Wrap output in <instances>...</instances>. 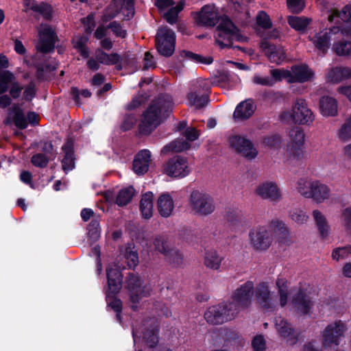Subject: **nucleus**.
I'll use <instances>...</instances> for the list:
<instances>
[{
  "label": "nucleus",
  "mask_w": 351,
  "mask_h": 351,
  "mask_svg": "<svg viewBox=\"0 0 351 351\" xmlns=\"http://www.w3.org/2000/svg\"><path fill=\"white\" fill-rule=\"evenodd\" d=\"M184 54L187 58H189L195 62H198V63L210 64L213 61V58L210 56L204 57L199 54L193 53V52H191V51H185Z\"/></svg>",
  "instance_id": "nucleus-57"
},
{
  "label": "nucleus",
  "mask_w": 351,
  "mask_h": 351,
  "mask_svg": "<svg viewBox=\"0 0 351 351\" xmlns=\"http://www.w3.org/2000/svg\"><path fill=\"white\" fill-rule=\"evenodd\" d=\"M158 210L161 216L169 217L174 208V202L172 196L169 193L160 195L157 202Z\"/></svg>",
  "instance_id": "nucleus-35"
},
{
  "label": "nucleus",
  "mask_w": 351,
  "mask_h": 351,
  "mask_svg": "<svg viewBox=\"0 0 351 351\" xmlns=\"http://www.w3.org/2000/svg\"><path fill=\"white\" fill-rule=\"evenodd\" d=\"M333 50L338 56H348L351 54V43L339 40L334 44Z\"/></svg>",
  "instance_id": "nucleus-48"
},
{
  "label": "nucleus",
  "mask_w": 351,
  "mask_h": 351,
  "mask_svg": "<svg viewBox=\"0 0 351 351\" xmlns=\"http://www.w3.org/2000/svg\"><path fill=\"white\" fill-rule=\"evenodd\" d=\"M156 45L158 53L163 56H171L175 51L176 34L167 27H161L156 36Z\"/></svg>",
  "instance_id": "nucleus-11"
},
{
  "label": "nucleus",
  "mask_w": 351,
  "mask_h": 351,
  "mask_svg": "<svg viewBox=\"0 0 351 351\" xmlns=\"http://www.w3.org/2000/svg\"><path fill=\"white\" fill-rule=\"evenodd\" d=\"M115 268H112L109 265L106 269L108 285L109 291L114 294L119 291L121 287L122 276L121 269L124 268L122 265H114Z\"/></svg>",
  "instance_id": "nucleus-27"
},
{
  "label": "nucleus",
  "mask_w": 351,
  "mask_h": 351,
  "mask_svg": "<svg viewBox=\"0 0 351 351\" xmlns=\"http://www.w3.org/2000/svg\"><path fill=\"white\" fill-rule=\"evenodd\" d=\"M183 1H180L176 6L172 7L165 14L167 21L171 25L176 23L178 19V14L183 10Z\"/></svg>",
  "instance_id": "nucleus-50"
},
{
  "label": "nucleus",
  "mask_w": 351,
  "mask_h": 351,
  "mask_svg": "<svg viewBox=\"0 0 351 351\" xmlns=\"http://www.w3.org/2000/svg\"><path fill=\"white\" fill-rule=\"evenodd\" d=\"M311 19L306 17L289 16V25L297 31H304L309 25Z\"/></svg>",
  "instance_id": "nucleus-44"
},
{
  "label": "nucleus",
  "mask_w": 351,
  "mask_h": 351,
  "mask_svg": "<svg viewBox=\"0 0 351 351\" xmlns=\"http://www.w3.org/2000/svg\"><path fill=\"white\" fill-rule=\"evenodd\" d=\"M256 110V106L252 99H246L239 103L233 113L236 121H244L252 116Z\"/></svg>",
  "instance_id": "nucleus-29"
},
{
  "label": "nucleus",
  "mask_w": 351,
  "mask_h": 351,
  "mask_svg": "<svg viewBox=\"0 0 351 351\" xmlns=\"http://www.w3.org/2000/svg\"><path fill=\"white\" fill-rule=\"evenodd\" d=\"M252 82L256 85H261L264 86H274V80H271L269 76H262L259 74H254Z\"/></svg>",
  "instance_id": "nucleus-61"
},
{
  "label": "nucleus",
  "mask_w": 351,
  "mask_h": 351,
  "mask_svg": "<svg viewBox=\"0 0 351 351\" xmlns=\"http://www.w3.org/2000/svg\"><path fill=\"white\" fill-rule=\"evenodd\" d=\"M261 48L271 62L280 64L286 59L285 50L281 46H276L267 40H263Z\"/></svg>",
  "instance_id": "nucleus-26"
},
{
  "label": "nucleus",
  "mask_w": 351,
  "mask_h": 351,
  "mask_svg": "<svg viewBox=\"0 0 351 351\" xmlns=\"http://www.w3.org/2000/svg\"><path fill=\"white\" fill-rule=\"evenodd\" d=\"M186 140L177 138L166 145L161 149V154L168 155L176 152L186 151L191 147L190 143L195 141L199 136V132L194 128H187L184 133Z\"/></svg>",
  "instance_id": "nucleus-13"
},
{
  "label": "nucleus",
  "mask_w": 351,
  "mask_h": 351,
  "mask_svg": "<svg viewBox=\"0 0 351 351\" xmlns=\"http://www.w3.org/2000/svg\"><path fill=\"white\" fill-rule=\"evenodd\" d=\"M189 206L191 212L199 216L209 215L215 209L213 198L209 194L197 190L191 193Z\"/></svg>",
  "instance_id": "nucleus-5"
},
{
  "label": "nucleus",
  "mask_w": 351,
  "mask_h": 351,
  "mask_svg": "<svg viewBox=\"0 0 351 351\" xmlns=\"http://www.w3.org/2000/svg\"><path fill=\"white\" fill-rule=\"evenodd\" d=\"M124 258L130 268H134L138 264V256L134 247H127L125 249Z\"/></svg>",
  "instance_id": "nucleus-47"
},
{
  "label": "nucleus",
  "mask_w": 351,
  "mask_h": 351,
  "mask_svg": "<svg viewBox=\"0 0 351 351\" xmlns=\"http://www.w3.org/2000/svg\"><path fill=\"white\" fill-rule=\"evenodd\" d=\"M135 194V190L132 186L123 188L118 193L116 197V203L121 206L128 204Z\"/></svg>",
  "instance_id": "nucleus-42"
},
{
  "label": "nucleus",
  "mask_w": 351,
  "mask_h": 351,
  "mask_svg": "<svg viewBox=\"0 0 351 351\" xmlns=\"http://www.w3.org/2000/svg\"><path fill=\"white\" fill-rule=\"evenodd\" d=\"M209 88L208 82L206 80H197L193 82L188 95L190 104L196 108L205 106L208 102L207 92Z\"/></svg>",
  "instance_id": "nucleus-14"
},
{
  "label": "nucleus",
  "mask_w": 351,
  "mask_h": 351,
  "mask_svg": "<svg viewBox=\"0 0 351 351\" xmlns=\"http://www.w3.org/2000/svg\"><path fill=\"white\" fill-rule=\"evenodd\" d=\"M276 288L279 296V304L281 307L287 304L289 296L288 281L283 278H278L276 282Z\"/></svg>",
  "instance_id": "nucleus-40"
},
{
  "label": "nucleus",
  "mask_w": 351,
  "mask_h": 351,
  "mask_svg": "<svg viewBox=\"0 0 351 351\" xmlns=\"http://www.w3.org/2000/svg\"><path fill=\"white\" fill-rule=\"evenodd\" d=\"M348 326L345 322L337 319L329 323L321 332V341L324 348L338 346L345 337Z\"/></svg>",
  "instance_id": "nucleus-4"
},
{
  "label": "nucleus",
  "mask_w": 351,
  "mask_h": 351,
  "mask_svg": "<svg viewBox=\"0 0 351 351\" xmlns=\"http://www.w3.org/2000/svg\"><path fill=\"white\" fill-rule=\"evenodd\" d=\"M223 260V257L220 256L216 250H210L205 253L204 264L210 269L219 271Z\"/></svg>",
  "instance_id": "nucleus-37"
},
{
  "label": "nucleus",
  "mask_w": 351,
  "mask_h": 351,
  "mask_svg": "<svg viewBox=\"0 0 351 351\" xmlns=\"http://www.w3.org/2000/svg\"><path fill=\"white\" fill-rule=\"evenodd\" d=\"M255 298L266 311H275L278 306V299L275 292L271 291L267 282L259 283L255 289Z\"/></svg>",
  "instance_id": "nucleus-15"
},
{
  "label": "nucleus",
  "mask_w": 351,
  "mask_h": 351,
  "mask_svg": "<svg viewBox=\"0 0 351 351\" xmlns=\"http://www.w3.org/2000/svg\"><path fill=\"white\" fill-rule=\"evenodd\" d=\"M326 77L328 82L339 83L351 78V68L343 66L332 67L327 71Z\"/></svg>",
  "instance_id": "nucleus-32"
},
{
  "label": "nucleus",
  "mask_w": 351,
  "mask_h": 351,
  "mask_svg": "<svg viewBox=\"0 0 351 351\" xmlns=\"http://www.w3.org/2000/svg\"><path fill=\"white\" fill-rule=\"evenodd\" d=\"M341 220L342 226L351 235V207H347L342 210Z\"/></svg>",
  "instance_id": "nucleus-54"
},
{
  "label": "nucleus",
  "mask_w": 351,
  "mask_h": 351,
  "mask_svg": "<svg viewBox=\"0 0 351 351\" xmlns=\"http://www.w3.org/2000/svg\"><path fill=\"white\" fill-rule=\"evenodd\" d=\"M253 294L254 284L247 281L236 289L228 304L231 308H237L238 315L242 309L251 304Z\"/></svg>",
  "instance_id": "nucleus-10"
},
{
  "label": "nucleus",
  "mask_w": 351,
  "mask_h": 351,
  "mask_svg": "<svg viewBox=\"0 0 351 351\" xmlns=\"http://www.w3.org/2000/svg\"><path fill=\"white\" fill-rule=\"evenodd\" d=\"M36 12L41 14L45 19H49L52 16L53 9L50 5L41 3L38 5Z\"/></svg>",
  "instance_id": "nucleus-64"
},
{
  "label": "nucleus",
  "mask_w": 351,
  "mask_h": 351,
  "mask_svg": "<svg viewBox=\"0 0 351 351\" xmlns=\"http://www.w3.org/2000/svg\"><path fill=\"white\" fill-rule=\"evenodd\" d=\"M315 116L308 107L306 101L302 98H297L293 101L291 110L281 113L280 119L284 121H291L301 125H311L315 121Z\"/></svg>",
  "instance_id": "nucleus-3"
},
{
  "label": "nucleus",
  "mask_w": 351,
  "mask_h": 351,
  "mask_svg": "<svg viewBox=\"0 0 351 351\" xmlns=\"http://www.w3.org/2000/svg\"><path fill=\"white\" fill-rule=\"evenodd\" d=\"M254 193L261 198L272 202H278L282 198V194L278 184L271 181L259 184L256 186Z\"/></svg>",
  "instance_id": "nucleus-21"
},
{
  "label": "nucleus",
  "mask_w": 351,
  "mask_h": 351,
  "mask_svg": "<svg viewBox=\"0 0 351 351\" xmlns=\"http://www.w3.org/2000/svg\"><path fill=\"white\" fill-rule=\"evenodd\" d=\"M254 351H264L266 348V341L261 335L255 336L252 341Z\"/></svg>",
  "instance_id": "nucleus-62"
},
{
  "label": "nucleus",
  "mask_w": 351,
  "mask_h": 351,
  "mask_svg": "<svg viewBox=\"0 0 351 351\" xmlns=\"http://www.w3.org/2000/svg\"><path fill=\"white\" fill-rule=\"evenodd\" d=\"M173 106V102L170 95H161L154 99L143 115L138 127L139 132L145 135L150 134L161 123L165 114Z\"/></svg>",
  "instance_id": "nucleus-2"
},
{
  "label": "nucleus",
  "mask_w": 351,
  "mask_h": 351,
  "mask_svg": "<svg viewBox=\"0 0 351 351\" xmlns=\"http://www.w3.org/2000/svg\"><path fill=\"white\" fill-rule=\"evenodd\" d=\"M312 190L311 197L315 202L321 204L328 200L330 197L331 191L330 187L319 180H314V184L311 185Z\"/></svg>",
  "instance_id": "nucleus-30"
},
{
  "label": "nucleus",
  "mask_w": 351,
  "mask_h": 351,
  "mask_svg": "<svg viewBox=\"0 0 351 351\" xmlns=\"http://www.w3.org/2000/svg\"><path fill=\"white\" fill-rule=\"evenodd\" d=\"M314 184V180H306L300 179L297 182V191L301 195L306 198H310L311 195V185Z\"/></svg>",
  "instance_id": "nucleus-46"
},
{
  "label": "nucleus",
  "mask_w": 351,
  "mask_h": 351,
  "mask_svg": "<svg viewBox=\"0 0 351 351\" xmlns=\"http://www.w3.org/2000/svg\"><path fill=\"white\" fill-rule=\"evenodd\" d=\"M271 228L279 234H282V239H287L289 236V230L284 222L280 220H274L271 223Z\"/></svg>",
  "instance_id": "nucleus-53"
},
{
  "label": "nucleus",
  "mask_w": 351,
  "mask_h": 351,
  "mask_svg": "<svg viewBox=\"0 0 351 351\" xmlns=\"http://www.w3.org/2000/svg\"><path fill=\"white\" fill-rule=\"evenodd\" d=\"M275 328L280 337L289 346L295 345L300 338V334L296 332L285 319L278 317L275 319Z\"/></svg>",
  "instance_id": "nucleus-18"
},
{
  "label": "nucleus",
  "mask_w": 351,
  "mask_h": 351,
  "mask_svg": "<svg viewBox=\"0 0 351 351\" xmlns=\"http://www.w3.org/2000/svg\"><path fill=\"white\" fill-rule=\"evenodd\" d=\"M271 80H274V85L282 80L289 83L290 72L288 69H274L270 71Z\"/></svg>",
  "instance_id": "nucleus-49"
},
{
  "label": "nucleus",
  "mask_w": 351,
  "mask_h": 351,
  "mask_svg": "<svg viewBox=\"0 0 351 351\" xmlns=\"http://www.w3.org/2000/svg\"><path fill=\"white\" fill-rule=\"evenodd\" d=\"M15 80L14 75L8 70L0 71V95L7 92L10 83Z\"/></svg>",
  "instance_id": "nucleus-45"
},
{
  "label": "nucleus",
  "mask_w": 351,
  "mask_h": 351,
  "mask_svg": "<svg viewBox=\"0 0 351 351\" xmlns=\"http://www.w3.org/2000/svg\"><path fill=\"white\" fill-rule=\"evenodd\" d=\"M153 197L152 192H147L143 195L140 202V210L142 215L145 219H149L153 214Z\"/></svg>",
  "instance_id": "nucleus-39"
},
{
  "label": "nucleus",
  "mask_w": 351,
  "mask_h": 351,
  "mask_svg": "<svg viewBox=\"0 0 351 351\" xmlns=\"http://www.w3.org/2000/svg\"><path fill=\"white\" fill-rule=\"evenodd\" d=\"M286 154L291 162H299L306 157L304 145H287Z\"/></svg>",
  "instance_id": "nucleus-36"
},
{
  "label": "nucleus",
  "mask_w": 351,
  "mask_h": 351,
  "mask_svg": "<svg viewBox=\"0 0 351 351\" xmlns=\"http://www.w3.org/2000/svg\"><path fill=\"white\" fill-rule=\"evenodd\" d=\"M112 33L117 36L124 38L127 36V31L117 21H113L108 25Z\"/></svg>",
  "instance_id": "nucleus-60"
},
{
  "label": "nucleus",
  "mask_w": 351,
  "mask_h": 351,
  "mask_svg": "<svg viewBox=\"0 0 351 351\" xmlns=\"http://www.w3.org/2000/svg\"><path fill=\"white\" fill-rule=\"evenodd\" d=\"M319 109L323 117H335L338 114L337 101L332 97L324 96L319 99Z\"/></svg>",
  "instance_id": "nucleus-31"
},
{
  "label": "nucleus",
  "mask_w": 351,
  "mask_h": 351,
  "mask_svg": "<svg viewBox=\"0 0 351 351\" xmlns=\"http://www.w3.org/2000/svg\"><path fill=\"white\" fill-rule=\"evenodd\" d=\"M229 144L235 151L248 159L255 158L258 154V151L252 142L240 135L230 136Z\"/></svg>",
  "instance_id": "nucleus-20"
},
{
  "label": "nucleus",
  "mask_w": 351,
  "mask_h": 351,
  "mask_svg": "<svg viewBox=\"0 0 351 351\" xmlns=\"http://www.w3.org/2000/svg\"><path fill=\"white\" fill-rule=\"evenodd\" d=\"M143 329L133 328L132 335L134 343L137 339L141 338V335L147 346L150 348H155L158 343V326L155 319L147 321L143 326Z\"/></svg>",
  "instance_id": "nucleus-16"
},
{
  "label": "nucleus",
  "mask_w": 351,
  "mask_h": 351,
  "mask_svg": "<svg viewBox=\"0 0 351 351\" xmlns=\"http://www.w3.org/2000/svg\"><path fill=\"white\" fill-rule=\"evenodd\" d=\"M328 21L336 23H340L341 21L344 24L342 27L338 26L340 29L339 34L351 38V5L343 7L340 12L333 10L328 16Z\"/></svg>",
  "instance_id": "nucleus-19"
},
{
  "label": "nucleus",
  "mask_w": 351,
  "mask_h": 351,
  "mask_svg": "<svg viewBox=\"0 0 351 351\" xmlns=\"http://www.w3.org/2000/svg\"><path fill=\"white\" fill-rule=\"evenodd\" d=\"M39 42L37 49L41 52L47 53L54 48L56 34L53 29L47 24H41L38 28Z\"/></svg>",
  "instance_id": "nucleus-23"
},
{
  "label": "nucleus",
  "mask_w": 351,
  "mask_h": 351,
  "mask_svg": "<svg viewBox=\"0 0 351 351\" xmlns=\"http://www.w3.org/2000/svg\"><path fill=\"white\" fill-rule=\"evenodd\" d=\"M312 217L321 237L326 238L330 234V226L326 215L319 210L315 209L312 212Z\"/></svg>",
  "instance_id": "nucleus-33"
},
{
  "label": "nucleus",
  "mask_w": 351,
  "mask_h": 351,
  "mask_svg": "<svg viewBox=\"0 0 351 351\" xmlns=\"http://www.w3.org/2000/svg\"><path fill=\"white\" fill-rule=\"evenodd\" d=\"M127 289L130 291L132 308L136 311L138 308L137 304L145 297L150 295L152 291L151 286L144 284L143 280L138 276L132 274L127 279Z\"/></svg>",
  "instance_id": "nucleus-6"
},
{
  "label": "nucleus",
  "mask_w": 351,
  "mask_h": 351,
  "mask_svg": "<svg viewBox=\"0 0 351 351\" xmlns=\"http://www.w3.org/2000/svg\"><path fill=\"white\" fill-rule=\"evenodd\" d=\"M337 138L346 142L351 139V114L349 115L340 125L336 133Z\"/></svg>",
  "instance_id": "nucleus-41"
},
{
  "label": "nucleus",
  "mask_w": 351,
  "mask_h": 351,
  "mask_svg": "<svg viewBox=\"0 0 351 351\" xmlns=\"http://www.w3.org/2000/svg\"><path fill=\"white\" fill-rule=\"evenodd\" d=\"M291 305L299 315H304L310 313L313 302L309 293L300 289L292 298Z\"/></svg>",
  "instance_id": "nucleus-22"
},
{
  "label": "nucleus",
  "mask_w": 351,
  "mask_h": 351,
  "mask_svg": "<svg viewBox=\"0 0 351 351\" xmlns=\"http://www.w3.org/2000/svg\"><path fill=\"white\" fill-rule=\"evenodd\" d=\"M281 143V137L278 134H271L264 137L262 144L268 147H277Z\"/></svg>",
  "instance_id": "nucleus-58"
},
{
  "label": "nucleus",
  "mask_w": 351,
  "mask_h": 351,
  "mask_svg": "<svg viewBox=\"0 0 351 351\" xmlns=\"http://www.w3.org/2000/svg\"><path fill=\"white\" fill-rule=\"evenodd\" d=\"M88 37L84 35L75 36L72 40L74 49L80 53L83 58H88L90 51L87 47Z\"/></svg>",
  "instance_id": "nucleus-38"
},
{
  "label": "nucleus",
  "mask_w": 351,
  "mask_h": 351,
  "mask_svg": "<svg viewBox=\"0 0 351 351\" xmlns=\"http://www.w3.org/2000/svg\"><path fill=\"white\" fill-rule=\"evenodd\" d=\"M14 109L16 110V113L13 118L14 125L20 129L26 128L27 127V121L23 111L19 109L18 106H15Z\"/></svg>",
  "instance_id": "nucleus-52"
},
{
  "label": "nucleus",
  "mask_w": 351,
  "mask_h": 351,
  "mask_svg": "<svg viewBox=\"0 0 351 351\" xmlns=\"http://www.w3.org/2000/svg\"><path fill=\"white\" fill-rule=\"evenodd\" d=\"M272 241V234L266 226H258L249 232V244L256 252L267 250Z\"/></svg>",
  "instance_id": "nucleus-7"
},
{
  "label": "nucleus",
  "mask_w": 351,
  "mask_h": 351,
  "mask_svg": "<svg viewBox=\"0 0 351 351\" xmlns=\"http://www.w3.org/2000/svg\"><path fill=\"white\" fill-rule=\"evenodd\" d=\"M151 162V152L148 149L140 151L134 157L133 170L138 175L145 174L149 169Z\"/></svg>",
  "instance_id": "nucleus-28"
},
{
  "label": "nucleus",
  "mask_w": 351,
  "mask_h": 351,
  "mask_svg": "<svg viewBox=\"0 0 351 351\" xmlns=\"http://www.w3.org/2000/svg\"><path fill=\"white\" fill-rule=\"evenodd\" d=\"M339 32L340 29L339 27L324 29L318 32L315 31L311 32L308 36V39L317 50L324 55L330 46L332 35H337V38L343 37L339 34Z\"/></svg>",
  "instance_id": "nucleus-12"
},
{
  "label": "nucleus",
  "mask_w": 351,
  "mask_h": 351,
  "mask_svg": "<svg viewBox=\"0 0 351 351\" xmlns=\"http://www.w3.org/2000/svg\"><path fill=\"white\" fill-rule=\"evenodd\" d=\"M289 10L293 13H299L304 8V0H287Z\"/></svg>",
  "instance_id": "nucleus-63"
},
{
  "label": "nucleus",
  "mask_w": 351,
  "mask_h": 351,
  "mask_svg": "<svg viewBox=\"0 0 351 351\" xmlns=\"http://www.w3.org/2000/svg\"><path fill=\"white\" fill-rule=\"evenodd\" d=\"M134 12L132 0H113L106 9L104 17L108 21L121 13L124 18L129 19L133 16Z\"/></svg>",
  "instance_id": "nucleus-17"
},
{
  "label": "nucleus",
  "mask_w": 351,
  "mask_h": 351,
  "mask_svg": "<svg viewBox=\"0 0 351 351\" xmlns=\"http://www.w3.org/2000/svg\"><path fill=\"white\" fill-rule=\"evenodd\" d=\"M88 237L93 241H96L100 236V227L99 223L97 220L93 219L88 226Z\"/></svg>",
  "instance_id": "nucleus-56"
},
{
  "label": "nucleus",
  "mask_w": 351,
  "mask_h": 351,
  "mask_svg": "<svg viewBox=\"0 0 351 351\" xmlns=\"http://www.w3.org/2000/svg\"><path fill=\"white\" fill-rule=\"evenodd\" d=\"M289 83H304L314 77V72L305 64L293 65L289 70Z\"/></svg>",
  "instance_id": "nucleus-25"
},
{
  "label": "nucleus",
  "mask_w": 351,
  "mask_h": 351,
  "mask_svg": "<svg viewBox=\"0 0 351 351\" xmlns=\"http://www.w3.org/2000/svg\"><path fill=\"white\" fill-rule=\"evenodd\" d=\"M256 23L264 29L270 28L272 25L269 15L263 11L259 12L256 16Z\"/></svg>",
  "instance_id": "nucleus-59"
},
{
  "label": "nucleus",
  "mask_w": 351,
  "mask_h": 351,
  "mask_svg": "<svg viewBox=\"0 0 351 351\" xmlns=\"http://www.w3.org/2000/svg\"><path fill=\"white\" fill-rule=\"evenodd\" d=\"M195 22L203 26L214 27L219 23L215 32L216 43L221 48L230 47L233 40L245 41L239 30L230 19L223 15L220 16L214 5H206L194 16Z\"/></svg>",
  "instance_id": "nucleus-1"
},
{
  "label": "nucleus",
  "mask_w": 351,
  "mask_h": 351,
  "mask_svg": "<svg viewBox=\"0 0 351 351\" xmlns=\"http://www.w3.org/2000/svg\"><path fill=\"white\" fill-rule=\"evenodd\" d=\"M192 167L186 157L176 156L168 160L162 167V171L173 178H183L191 172Z\"/></svg>",
  "instance_id": "nucleus-9"
},
{
  "label": "nucleus",
  "mask_w": 351,
  "mask_h": 351,
  "mask_svg": "<svg viewBox=\"0 0 351 351\" xmlns=\"http://www.w3.org/2000/svg\"><path fill=\"white\" fill-rule=\"evenodd\" d=\"M237 315V308H231L228 302H223L209 307L204 313V318L210 324H221L234 319Z\"/></svg>",
  "instance_id": "nucleus-8"
},
{
  "label": "nucleus",
  "mask_w": 351,
  "mask_h": 351,
  "mask_svg": "<svg viewBox=\"0 0 351 351\" xmlns=\"http://www.w3.org/2000/svg\"><path fill=\"white\" fill-rule=\"evenodd\" d=\"M62 150L64 154L62 160V169L66 173L75 167L73 141L69 139L62 146Z\"/></svg>",
  "instance_id": "nucleus-34"
},
{
  "label": "nucleus",
  "mask_w": 351,
  "mask_h": 351,
  "mask_svg": "<svg viewBox=\"0 0 351 351\" xmlns=\"http://www.w3.org/2000/svg\"><path fill=\"white\" fill-rule=\"evenodd\" d=\"M289 141L287 145H304L305 134L304 131L298 128L294 127L289 132Z\"/></svg>",
  "instance_id": "nucleus-43"
},
{
  "label": "nucleus",
  "mask_w": 351,
  "mask_h": 351,
  "mask_svg": "<svg viewBox=\"0 0 351 351\" xmlns=\"http://www.w3.org/2000/svg\"><path fill=\"white\" fill-rule=\"evenodd\" d=\"M154 245L156 250L165 256L171 264L179 265L181 263L182 254L176 249L169 248L167 242L161 237H158L154 239Z\"/></svg>",
  "instance_id": "nucleus-24"
},
{
  "label": "nucleus",
  "mask_w": 351,
  "mask_h": 351,
  "mask_svg": "<svg viewBox=\"0 0 351 351\" xmlns=\"http://www.w3.org/2000/svg\"><path fill=\"white\" fill-rule=\"evenodd\" d=\"M349 254H351V245L335 249L332 253V258L338 261L348 258Z\"/></svg>",
  "instance_id": "nucleus-55"
},
{
  "label": "nucleus",
  "mask_w": 351,
  "mask_h": 351,
  "mask_svg": "<svg viewBox=\"0 0 351 351\" xmlns=\"http://www.w3.org/2000/svg\"><path fill=\"white\" fill-rule=\"evenodd\" d=\"M289 217L291 220L298 224H304L308 219V216L306 212L300 209L292 210L289 213Z\"/></svg>",
  "instance_id": "nucleus-51"
}]
</instances>
